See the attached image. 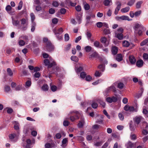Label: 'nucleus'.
Returning a JSON list of instances; mask_svg holds the SVG:
<instances>
[{"instance_id":"39","label":"nucleus","mask_w":148,"mask_h":148,"mask_svg":"<svg viewBox=\"0 0 148 148\" xmlns=\"http://www.w3.org/2000/svg\"><path fill=\"white\" fill-rule=\"evenodd\" d=\"M148 42V38H147L145 40L143 41L140 43V45L143 46L145 45L146 43Z\"/></svg>"},{"instance_id":"43","label":"nucleus","mask_w":148,"mask_h":148,"mask_svg":"<svg viewBox=\"0 0 148 148\" xmlns=\"http://www.w3.org/2000/svg\"><path fill=\"white\" fill-rule=\"evenodd\" d=\"M99 103L104 108L105 106V103L102 100L99 99L98 100Z\"/></svg>"},{"instance_id":"16","label":"nucleus","mask_w":148,"mask_h":148,"mask_svg":"<svg viewBox=\"0 0 148 148\" xmlns=\"http://www.w3.org/2000/svg\"><path fill=\"white\" fill-rule=\"evenodd\" d=\"M127 148H135L134 144L130 141H128L126 144Z\"/></svg>"},{"instance_id":"35","label":"nucleus","mask_w":148,"mask_h":148,"mask_svg":"<svg viewBox=\"0 0 148 148\" xmlns=\"http://www.w3.org/2000/svg\"><path fill=\"white\" fill-rule=\"evenodd\" d=\"M135 2V0H130L127 2V5L130 6H131L134 4Z\"/></svg>"},{"instance_id":"56","label":"nucleus","mask_w":148,"mask_h":148,"mask_svg":"<svg viewBox=\"0 0 148 148\" xmlns=\"http://www.w3.org/2000/svg\"><path fill=\"white\" fill-rule=\"evenodd\" d=\"M91 106L93 108L95 109L97 107L98 104L96 103L93 102L92 103Z\"/></svg>"},{"instance_id":"38","label":"nucleus","mask_w":148,"mask_h":148,"mask_svg":"<svg viewBox=\"0 0 148 148\" xmlns=\"http://www.w3.org/2000/svg\"><path fill=\"white\" fill-rule=\"evenodd\" d=\"M30 17L31 19V21L32 23H35L34 22V20L35 19V16L33 13H31L30 14Z\"/></svg>"},{"instance_id":"58","label":"nucleus","mask_w":148,"mask_h":148,"mask_svg":"<svg viewBox=\"0 0 148 148\" xmlns=\"http://www.w3.org/2000/svg\"><path fill=\"white\" fill-rule=\"evenodd\" d=\"M68 142V140L67 138H64L63 139L62 143V145H65Z\"/></svg>"},{"instance_id":"61","label":"nucleus","mask_w":148,"mask_h":148,"mask_svg":"<svg viewBox=\"0 0 148 148\" xmlns=\"http://www.w3.org/2000/svg\"><path fill=\"white\" fill-rule=\"evenodd\" d=\"M142 1H140L137 2L136 4V7L137 8H139L140 7L142 3Z\"/></svg>"},{"instance_id":"27","label":"nucleus","mask_w":148,"mask_h":148,"mask_svg":"<svg viewBox=\"0 0 148 148\" xmlns=\"http://www.w3.org/2000/svg\"><path fill=\"white\" fill-rule=\"evenodd\" d=\"M122 55L121 54H118L117 55L116 60L118 62H120L122 60Z\"/></svg>"},{"instance_id":"13","label":"nucleus","mask_w":148,"mask_h":148,"mask_svg":"<svg viewBox=\"0 0 148 148\" xmlns=\"http://www.w3.org/2000/svg\"><path fill=\"white\" fill-rule=\"evenodd\" d=\"M106 101L109 103H111L112 102H115L117 100V99L114 97H108L106 99Z\"/></svg>"},{"instance_id":"50","label":"nucleus","mask_w":148,"mask_h":148,"mask_svg":"<svg viewBox=\"0 0 148 148\" xmlns=\"http://www.w3.org/2000/svg\"><path fill=\"white\" fill-rule=\"evenodd\" d=\"M130 138L131 140H134L136 138V136L135 134H131L130 135Z\"/></svg>"},{"instance_id":"23","label":"nucleus","mask_w":148,"mask_h":148,"mask_svg":"<svg viewBox=\"0 0 148 148\" xmlns=\"http://www.w3.org/2000/svg\"><path fill=\"white\" fill-rule=\"evenodd\" d=\"M12 22L13 25L15 26H17L19 25L20 23L19 21L14 20L13 18H12Z\"/></svg>"},{"instance_id":"31","label":"nucleus","mask_w":148,"mask_h":148,"mask_svg":"<svg viewBox=\"0 0 148 148\" xmlns=\"http://www.w3.org/2000/svg\"><path fill=\"white\" fill-rule=\"evenodd\" d=\"M92 47L89 46H87L84 47V49L86 52H90L92 49Z\"/></svg>"},{"instance_id":"17","label":"nucleus","mask_w":148,"mask_h":148,"mask_svg":"<svg viewBox=\"0 0 148 148\" xmlns=\"http://www.w3.org/2000/svg\"><path fill=\"white\" fill-rule=\"evenodd\" d=\"M12 123L14 125V127L15 130H18L19 129V124L18 122L13 121Z\"/></svg>"},{"instance_id":"15","label":"nucleus","mask_w":148,"mask_h":148,"mask_svg":"<svg viewBox=\"0 0 148 148\" xmlns=\"http://www.w3.org/2000/svg\"><path fill=\"white\" fill-rule=\"evenodd\" d=\"M85 123L84 119L82 117L81 118L80 120L79 121L78 124V126L79 128H82L83 127Z\"/></svg>"},{"instance_id":"22","label":"nucleus","mask_w":148,"mask_h":148,"mask_svg":"<svg viewBox=\"0 0 148 148\" xmlns=\"http://www.w3.org/2000/svg\"><path fill=\"white\" fill-rule=\"evenodd\" d=\"M41 89L43 91H47L49 89V86L47 84H44L41 87Z\"/></svg>"},{"instance_id":"53","label":"nucleus","mask_w":148,"mask_h":148,"mask_svg":"<svg viewBox=\"0 0 148 148\" xmlns=\"http://www.w3.org/2000/svg\"><path fill=\"white\" fill-rule=\"evenodd\" d=\"M84 7L85 9L86 10H88L90 8L89 4L87 3H86L84 4Z\"/></svg>"},{"instance_id":"42","label":"nucleus","mask_w":148,"mask_h":148,"mask_svg":"<svg viewBox=\"0 0 148 148\" xmlns=\"http://www.w3.org/2000/svg\"><path fill=\"white\" fill-rule=\"evenodd\" d=\"M99 103L104 108L105 106V103L102 100L99 99L98 100Z\"/></svg>"},{"instance_id":"51","label":"nucleus","mask_w":148,"mask_h":148,"mask_svg":"<svg viewBox=\"0 0 148 148\" xmlns=\"http://www.w3.org/2000/svg\"><path fill=\"white\" fill-rule=\"evenodd\" d=\"M75 1V0H71L70 3L71 5L73 6H75L76 3V2Z\"/></svg>"},{"instance_id":"52","label":"nucleus","mask_w":148,"mask_h":148,"mask_svg":"<svg viewBox=\"0 0 148 148\" xmlns=\"http://www.w3.org/2000/svg\"><path fill=\"white\" fill-rule=\"evenodd\" d=\"M85 78L86 80L88 82L90 81L92 79V77L89 75L86 76Z\"/></svg>"},{"instance_id":"14","label":"nucleus","mask_w":148,"mask_h":148,"mask_svg":"<svg viewBox=\"0 0 148 148\" xmlns=\"http://www.w3.org/2000/svg\"><path fill=\"white\" fill-rule=\"evenodd\" d=\"M124 110L126 111H129L130 112H134L135 110L133 106H130L126 105L124 107Z\"/></svg>"},{"instance_id":"47","label":"nucleus","mask_w":148,"mask_h":148,"mask_svg":"<svg viewBox=\"0 0 148 148\" xmlns=\"http://www.w3.org/2000/svg\"><path fill=\"white\" fill-rule=\"evenodd\" d=\"M4 88L6 92H9L10 89V87L7 85H5Z\"/></svg>"},{"instance_id":"6","label":"nucleus","mask_w":148,"mask_h":148,"mask_svg":"<svg viewBox=\"0 0 148 148\" xmlns=\"http://www.w3.org/2000/svg\"><path fill=\"white\" fill-rule=\"evenodd\" d=\"M21 24L23 25L21 28L23 30H25L27 29V26L28 25V20L27 19L22 18L21 20Z\"/></svg>"},{"instance_id":"18","label":"nucleus","mask_w":148,"mask_h":148,"mask_svg":"<svg viewBox=\"0 0 148 148\" xmlns=\"http://www.w3.org/2000/svg\"><path fill=\"white\" fill-rule=\"evenodd\" d=\"M103 4L105 6H109L112 4V0H105L103 2Z\"/></svg>"},{"instance_id":"54","label":"nucleus","mask_w":148,"mask_h":148,"mask_svg":"<svg viewBox=\"0 0 148 148\" xmlns=\"http://www.w3.org/2000/svg\"><path fill=\"white\" fill-rule=\"evenodd\" d=\"M23 5V2L21 1L19 3L18 5V10H21L22 8Z\"/></svg>"},{"instance_id":"1","label":"nucleus","mask_w":148,"mask_h":148,"mask_svg":"<svg viewBox=\"0 0 148 148\" xmlns=\"http://www.w3.org/2000/svg\"><path fill=\"white\" fill-rule=\"evenodd\" d=\"M123 28L120 27L118 28L115 33V37L119 40H123Z\"/></svg>"},{"instance_id":"33","label":"nucleus","mask_w":148,"mask_h":148,"mask_svg":"<svg viewBox=\"0 0 148 148\" xmlns=\"http://www.w3.org/2000/svg\"><path fill=\"white\" fill-rule=\"evenodd\" d=\"M71 59L72 61L75 62H77L78 61V58L75 56H71Z\"/></svg>"},{"instance_id":"40","label":"nucleus","mask_w":148,"mask_h":148,"mask_svg":"<svg viewBox=\"0 0 148 148\" xmlns=\"http://www.w3.org/2000/svg\"><path fill=\"white\" fill-rule=\"evenodd\" d=\"M7 71L9 75L11 76L13 75L12 72L10 69L8 68L7 70Z\"/></svg>"},{"instance_id":"30","label":"nucleus","mask_w":148,"mask_h":148,"mask_svg":"<svg viewBox=\"0 0 148 148\" xmlns=\"http://www.w3.org/2000/svg\"><path fill=\"white\" fill-rule=\"evenodd\" d=\"M86 35L88 40H90L92 36V34L90 31H87L86 33Z\"/></svg>"},{"instance_id":"28","label":"nucleus","mask_w":148,"mask_h":148,"mask_svg":"<svg viewBox=\"0 0 148 148\" xmlns=\"http://www.w3.org/2000/svg\"><path fill=\"white\" fill-rule=\"evenodd\" d=\"M94 45L95 47L98 48H101V47L100 45L99 42L97 41H96L94 43Z\"/></svg>"},{"instance_id":"2","label":"nucleus","mask_w":148,"mask_h":148,"mask_svg":"<svg viewBox=\"0 0 148 148\" xmlns=\"http://www.w3.org/2000/svg\"><path fill=\"white\" fill-rule=\"evenodd\" d=\"M44 62L45 65L47 66L49 68H51L53 66H55L56 64V63L53 59L50 57H49V59H45L44 61Z\"/></svg>"},{"instance_id":"7","label":"nucleus","mask_w":148,"mask_h":148,"mask_svg":"<svg viewBox=\"0 0 148 148\" xmlns=\"http://www.w3.org/2000/svg\"><path fill=\"white\" fill-rule=\"evenodd\" d=\"M19 136V133L18 131L16 133H14L10 135L9 138L11 140L16 142L18 139Z\"/></svg>"},{"instance_id":"25","label":"nucleus","mask_w":148,"mask_h":148,"mask_svg":"<svg viewBox=\"0 0 148 148\" xmlns=\"http://www.w3.org/2000/svg\"><path fill=\"white\" fill-rule=\"evenodd\" d=\"M130 9V8L128 7H126L124 8H122L121 10V11L122 13H125L128 12Z\"/></svg>"},{"instance_id":"3","label":"nucleus","mask_w":148,"mask_h":148,"mask_svg":"<svg viewBox=\"0 0 148 148\" xmlns=\"http://www.w3.org/2000/svg\"><path fill=\"white\" fill-rule=\"evenodd\" d=\"M63 32V29L62 27L55 28L53 30V32L59 40H61L62 38V36H59V34H62Z\"/></svg>"},{"instance_id":"21","label":"nucleus","mask_w":148,"mask_h":148,"mask_svg":"<svg viewBox=\"0 0 148 148\" xmlns=\"http://www.w3.org/2000/svg\"><path fill=\"white\" fill-rule=\"evenodd\" d=\"M76 18L77 23H78L79 24H80L81 23L82 20V14H78L76 16Z\"/></svg>"},{"instance_id":"4","label":"nucleus","mask_w":148,"mask_h":148,"mask_svg":"<svg viewBox=\"0 0 148 148\" xmlns=\"http://www.w3.org/2000/svg\"><path fill=\"white\" fill-rule=\"evenodd\" d=\"M74 113L75 114H76L73 116H70L69 117L70 120L72 122L74 121L76 119H79V115H80L81 114L80 113L77 111H73L70 112L68 115L73 114Z\"/></svg>"},{"instance_id":"64","label":"nucleus","mask_w":148,"mask_h":148,"mask_svg":"<svg viewBox=\"0 0 148 148\" xmlns=\"http://www.w3.org/2000/svg\"><path fill=\"white\" fill-rule=\"evenodd\" d=\"M109 144L108 141H107L102 146V148H106L108 146Z\"/></svg>"},{"instance_id":"59","label":"nucleus","mask_w":148,"mask_h":148,"mask_svg":"<svg viewBox=\"0 0 148 148\" xmlns=\"http://www.w3.org/2000/svg\"><path fill=\"white\" fill-rule=\"evenodd\" d=\"M64 38L66 41H67L69 40V37L68 34H65Z\"/></svg>"},{"instance_id":"36","label":"nucleus","mask_w":148,"mask_h":148,"mask_svg":"<svg viewBox=\"0 0 148 148\" xmlns=\"http://www.w3.org/2000/svg\"><path fill=\"white\" fill-rule=\"evenodd\" d=\"M98 68L100 69L102 71H103L105 70V66L102 64L99 65L98 66Z\"/></svg>"},{"instance_id":"55","label":"nucleus","mask_w":148,"mask_h":148,"mask_svg":"<svg viewBox=\"0 0 148 148\" xmlns=\"http://www.w3.org/2000/svg\"><path fill=\"white\" fill-rule=\"evenodd\" d=\"M97 55V53L96 52H94L92 54L90 55L89 56V58H94L96 57Z\"/></svg>"},{"instance_id":"63","label":"nucleus","mask_w":148,"mask_h":148,"mask_svg":"<svg viewBox=\"0 0 148 148\" xmlns=\"http://www.w3.org/2000/svg\"><path fill=\"white\" fill-rule=\"evenodd\" d=\"M82 38V36H79L78 37L76 38L75 40V42L76 43L78 42Z\"/></svg>"},{"instance_id":"57","label":"nucleus","mask_w":148,"mask_h":148,"mask_svg":"<svg viewBox=\"0 0 148 148\" xmlns=\"http://www.w3.org/2000/svg\"><path fill=\"white\" fill-rule=\"evenodd\" d=\"M95 75L96 77H99L101 75V73H100L97 71H96L95 74Z\"/></svg>"},{"instance_id":"26","label":"nucleus","mask_w":148,"mask_h":148,"mask_svg":"<svg viewBox=\"0 0 148 148\" xmlns=\"http://www.w3.org/2000/svg\"><path fill=\"white\" fill-rule=\"evenodd\" d=\"M143 61L142 60H139L136 62V65L138 67H141L143 65Z\"/></svg>"},{"instance_id":"29","label":"nucleus","mask_w":148,"mask_h":148,"mask_svg":"<svg viewBox=\"0 0 148 148\" xmlns=\"http://www.w3.org/2000/svg\"><path fill=\"white\" fill-rule=\"evenodd\" d=\"M134 28L135 31H136L137 32L138 30L140 29H141V27L140 25V24L137 23L135 25Z\"/></svg>"},{"instance_id":"44","label":"nucleus","mask_w":148,"mask_h":148,"mask_svg":"<svg viewBox=\"0 0 148 148\" xmlns=\"http://www.w3.org/2000/svg\"><path fill=\"white\" fill-rule=\"evenodd\" d=\"M99 103L104 108L105 106V103L102 100L99 99L98 100Z\"/></svg>"},{"instance_id":"12","label":"nucleus","mask_w":148,"mask_h":148,"mask_svg":"<svg viewBox=\"0 0 148 148\" xmlns=\"http://www.w3.org/2000/svg\"><path fill=\"white\" fill-rule=\"evenodd\" d=\"M111 91H112L114 92H115L116 91V88L113 85H112L106 89L105 92L106 93H108Z\"/></svg>"},{"instance_id":"48","label":"nucleus","mask_w":148,"mask_h":148,"mask_svg":"<svg viewBox=\"0 0 148 148\" xmlns=\"http://www.w3.org/2000/svg\"><path fill=\"white\" fill-rule=\"evenodd\" d=\"M51 89L53 92H55L57 90V87L55 85H52L51 86Z\"/></svg>"},{"instance_id":"8","label":"nucleus","mask_w":148,"mask_h":148,"mask_svg":"<svg viewBox=\"0 0 148 148\" xmlns=\"http://www.w3.org/2000/svg\"><path fill=\"white\" fill-rule=\"evenodd\" d=\"M115 18L118 21H121V20L130 21L131 20V19H130L128 16L126 15H123L120 16H117L115 17Z\"/></svg>"},{"instance_id":"34","label":"nucleus","mask_w":148,"mask_h":148,"mask_svg":"<svg viewBox=\"0 0 148 148\" xmlns=\"http://www.w3.org/2000/svg\"><path fill=\"white\" fill-rule=\"evenodd\" d=\"M75 70L77 73H78L82 71L83 70L82 67L80 66L79 67H75Z\"/></svg>"},{"instance_id":"41","label":"nucleus","mask_w":148,"mask_h":148,"mask_svg":"<svg viewBox=\"0 0 148 148\" xmlns=\"http://www.w3.org/2000/svg\"><path fill=\"white\" fill-rule=\"evenodd\" d=\"M35 26L36 24L35 23H32L31 29V31L32 32H33L34 31L35 29Z\"/></svg>"},{"instance_id":"60","label":"nucleus","mask_w":148,"mask_h":148,"mask_svg":"<svg viewBox=\"0 0 148 148\" xmlns=\"http://www.w3.org/2000/svg\"><path fill=\"white\" fill-rule=\"evenodd\" d=\"M69 123L68 121L67 120H65L63 122V125L64 126H67L69 125Z\"/></svg>"},{"instance_id":"46","label":"nucleus","mask_w":148,"mask_h":148,"mask_svg":"<svg viewBox=\"0 0 148 148\" xmlns=\"http://www.w3.org/2000/svg\"><path fill=\"white\" fill-rule=\"evenodd\" d=\"M18 44L20 46H23L25 45V42L24 40H20L18 41Z\"/></svg>"},{"instance_id":"10","label":"nucleus","mask_w":148,"mask_h":148,"mask_svg":"<svg viewBox=\"0 0 148 148\" xmlns=\"http://www.w3.org/2000/svg\"><path fill=\"white\" fill-rule=\"evenodd\" d=\"M144 118L141 116H138L135 117L134 119V121L137 124H138Z\"/></svg>"},{"instance_id":"20","label":"nucleus","mask_w":148,"mask_h":148,"mask_svg":"<svg viewBox=\"0 0 148 148\" xmlns=\"http://www.w3.org/2000/svg\"><path fill=\"white\" fill-rule=\"evenodd\" d=\"M122 45L124 47H128L130 45V42L127 40H124L122 42Z\"/></svg>"},{"instance_id":"62","label":"nucleus","mask_w":148,"mask_h":148,"mask_svg":"<svg viewBox=\"0 0 148 148\" xmlns=\"http://www.w3.org/2000/svg\"><path fill=\"white\" fill-rule=\"evenodd\" d=\"M143 57L145 60L148 59V54L146 53H144L143 55Z\"/></svg>"},{"instance_id":"11","label":"nucleus","mask_w":148,"mask_h":148,"mask_svg":"<svg viewBox=\"0 0 148 148\" xmlns=\"http://www.w3.org/2000/svg\"><path fill=\"white\" fill-rule=\"evenodd\" d=\"M116 4L117 6L115 9L114 13L115 15H116L118 14L119 10L120 9L121 4V2L119 1L116 2Z\"/></svg>"},{"instance_id":"49","label":"nucleus","mask_w":148,"mask_h":148,"mask_svg":"<svg viewBox=\"0 0 148 148\" xmlns=\"http://www.w3.org/2000/svg\"><path fill=\"white\" fill-rule=\"evenodd\" d=\"M124 86L123 84L121 82L119 83L117 85L118 88L120 89H122L123 88Z\"/></svg>"},{"instance_id":"19","label":"nucleus","mask_w":148,"mask_h":148,"mask_svg":"<svg viewBox=\"0 0 148 148\" xmlns=\"http://www.w3.org/2000/svg\"><path fill=\"white\" fill-rule=\"evenodd\" d=\"M129 60L130 62L132 64H134L136 62V59L134 57L132 56H131L129 57Z\"/></svg>"},{"instance_id":"45","label":"nucleus","mask_w":148,"mask_h":148,"mask_svg":"<svg viewBox=\"0 0 148 148\" xmlns=\"http://www.w3.org/2000/svg\"><path fill=\"white\" fill-rule=\"evenodd\" d=\"M102 144L101 141L97 142L94 144V145L95 146L98 147L101 146Z\"/></svg>"},{"instance_id":"5","label":"nucleus","mask_w":148,"mask_h":148,"mask_svg":"<svg viewBox=\"0 0 148 148\" xmlns=\"http://www.w3.org/2000/svg\"><path fill=\"white\" fill-rule=\"evenodd\" d=\"M44 48L45 50L51 52L54 50V47L50 42H48L46 44Z\"/></svg>"},{"instance_id":"32","label":"nucleus","mask_w":148,"mask_h":148,"mask_svg":"<svg viewBox=\"0 0 148 148\" xmlns=\"http://www.w3.org/2000/svg\"><path fill=\"white\" fill-rule=\"evenodd\" d=\"M31 81L30 80H28L25 82V87L26 88H29L31 86Z\"/></svg>"},{"instance_id":"24","label":"nucleus","mask_w":148,"mask_h":148,"mask_svg":"<svg viewBox=\"0 0 148 148\" xmlns=\"http://www.w3.org/2000/svg\"><path fill=\"white\" fill-rule=\"evenodd\" d=\"M118 49L116 47H113L112 49V53L113 55H116V54L118 52Z\"/></svg>"},{"instance_id":"9","label":"nucleus","mask_w":148,"mask_h":148,"mask_svg":"<svg viewBox=\"0 0 148 148\" xmlns=\"http://www.w3.org/2000/svg\"><path fill=\"white\" fill-rule=\"evenodd\" d=\"M100 41L105 46H107L109 45V41L107 40V38L105 37H102L100 39Z\"/></svg>"},{"instance_id":"37","label":"nucleus","mask_w":148,"mask_h":148,"mask_svg":"<svg viewBox=\"0 0 148 148\" xmlns=\"http://www.w3.org/2000/svg\"><path fill=\"white\" fill-rule=\"evenodd\" d=\"M86 74L85 72H82L80 73V77L82 79H84L86 77Z\"/></svg>"}]
</instances>
